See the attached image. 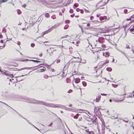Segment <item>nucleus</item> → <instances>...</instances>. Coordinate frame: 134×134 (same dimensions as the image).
<instances>
[{"label": "nucleus", "instance_id": "1", "mask_svg": "<svg viewBox=\"0 0 134 134\" xmlns=\"http://www.w3.org/2000/svg\"><path fill=\"white\" fill-rule=\"evenodd\" d=\"M24 101L30 103H34L35 104H43L47 106L50 107H53V104H49L43 101H40L36 100L34 99L29 98L27 97H25L24 99Z\"/></svg>", "mask_w": 134, "mask_h": 134}, {"label": "nucleus", "instance_id": "2", "mask_svg": "<svg viewBox=\"0 0 134 134\" xmlns=\"http://www.w3.org/2000/svg\"><path fill=\"white\" fill-rule=\"evenodd\" d=\"M100 109L99 108H98L97 109V108L96 107H95L94 108V112L95 114H96V115L97 116V114L98 113L99 115L101 114V113L99 111V110Z\"/></svg>", "mask_w": 134, "mask_h": 134}, {"label": "nucleus", "instance_id": "3", "mask_svg": "<svg viewBox=\"0 0 134 134\" xmlns=\"http://www.w3.org/2000/svg\"><path fill=\"white\" fill-rule=\"evenodd\" d=\"M0 71L2 73V74L5 75L6 76H10V77H13V75L12 74H8L7 73H5L4 71H3L2 70H1V68L0 67Z\"/></svg>", "mask_w": 134, "mask_h": 134}, {"label": "nucleus", "instance_id": "4", "mask_svg": "<svg viewBox=\"0 0 134 134\" xmlns=\"http://www.w3.org/2000/svg\"><path fill=\"white\" fill-rule=\"evenodd\" d=\"M46 68L42 66H40V68H38V70L40 72H43L46 70Z\"/></svg>", "mask_w": 134, "mask_h": 134}, {"label": "nucleus", "instance_id": "5", "mask_svg": "<svg viewBox=\"0 0 134 134\" xmlns=\"http://www.w3.org/2000/svg\"><path fill=\"white\" fill-rule=\"evenodd\" d=\"M41 65H43L44 66H46L47 68H48L49 69H50L51 67H50V66L49 65H48L47 64H44V63H43V64H40L39 65H38L36 66H35V67H38L39 66Z\"/></svg>", "mask_w": 134, "mask_h": 134}, {"label": "nucleus", "instance_id": "6", "mask_svg": "<svg viewBox=\"0 0 134 134\" xmlns=\"http://www.w3.org/2000/svg\"><path fill=\"white\" fill-rule=\"evenodd\" d=\"M58 107H59V108H60L62 109H63L65 110L66 107H65L64 105H57Z\"/></svg>", "mask_w": 134, "mask_h": 134}, {"label": "nucleus", "instance_id": "7", "mask_svg": "<svg viewBox=\"0 0 134 134\" xmlns=\"http://www.w3.org/2000/svg\"><path fill=\"white\" fill-rule=\"evenodd\" d=\"M4 104H5L6 105H7L8 106H9L7 105V104L4 103H3ZM9 107H10L14 111H15L17 113V114L19 115V116L20 117H21L22 118H23L24 119V118L23 117V116H22V115H20L18 112L16 111L15 110H14V109H13V108H12L11 107H10V106H9Z\"/></svg>", "mask_w": 134, "mask_h": 134}, {"label": "nucleus", "instance_id": "8", "mask_svg": "<svg viewBox=\"0 0 134 134\" xmlns=\"http://www.w3.org/2000/svg\"><path fill=\"white\" fill-rule=\"evenodd\" d=\"M52 31V29H49L43 32V36L45 34H47L48 33Z\"/></svg>", "mask_w": 134, "mask_h": 134}, {"label": "nucleus", "instance_id": "9", "mask_svg": "<svg viewBox=\"0 0 134 134\" xmlns=\"http://www.w3.org/2000/svg\"><path fill=\"white\" fill-rule=\"evenodd\" d=\"M65 110L69 111H74V109H73L67 108L66 107Z\"/></svg>", "mask_w": 134, "mask_h": 134}, {"label": "nucleus", "instance_id": "10", "mask_svg": "<svg viewBox=\"0 0 134 134\" xmlns=\"http://www.w3.org/2000/svg\"><path fill=\"white\" fill-rule=\"evenodd\" d=\"M80 81V79L79 78H76L75 79V82L76 83H79Z\"/></svg>", "mask_w": 134, "mask_h": 134}, {"label": "nucleus", "instance_id": "11", "mask_svg": "<svg viewBox=\"0 0 134 134\" xmlns=\"http://www.w3.org/2000/svg\"><path fill=\"white\" fill-rule=\"evenodd\" d=\"M103 39L104 38H103L102 39L101 38H99L98 39V42L100 43H102L104 42L103 40Z\"/></svg>", "mask_w": 134, "mask_h": 134}, {"label": "nucleus", "instance_id": "12", "mask_svg": "<svg viewBox=\"0 0 134 134\" xmlns=\"http://www.w3.org/2000/svg\"><path fill=\"white\" fill-rule=\"evenodd\" d=\"M101 97V96L100 95L97 97L96 98V102H98L100 99Z\"/></svg>", "mask_w": 134, "mask_h": 134}, {"label": "nucleus", "instance_id": "13", "mask_svg": "<svg viewBox=\"0 0 134 134\" xmlns=\"http://www.w3.org/2000/svg\"><path fill=\"white\" fill-rule=\"evenodd\" d=\"M31 68V67H25L24 68H21L20 69H19L18 71L21 70L25 69H26L28 70H30Z\"/></svg>", "mask_w": 134, "mask_h": 134}, {"label": "nucleus", "instance_id": "14", "mask_svg": "<svg viewBox=\"0 0 134 134\" xmlns=\"http://www.w3.org/2000/svg\"><path fill=\"white\" fill-rule=\"evenodd\" d=\"M29 61H32L34 62L35 63H40L41 62V61H38L37 60H29Z\"/></svg>", "mask_w": 134, "mask_h": 134}, {"label": "nucleus", "instance_id": "15", "mask_svg": "<svg viewBox=\"0 0 134 134\" xmlns=\"http://www.w3.org/2000/svg\"><path fill=\"white\" fill-rule=\"evenodd\" d=\"M131 11L130 10H128L127 9H125L124 10V13L125 14H126L128 12H130Z\"/></svg>", "mask_w": 134, "mask_h": 134}, {"label": "nucleus", "instance_id": "16", "mask_svg": "<svg viewBox=\"0 0 134 134\" xmlns=\"http://www.w3.org/2000/svg\"><path fill=\"white\" fill-rule=\"evenodd\" d=\"M79 115V114H77L76 115L74 116V118L75 119H77L78 118Z\"/></svg>", "mask_w": 134, "mask_h": 134}, {"label": "nucleus", "instance_id": "17", "mask_svg": "<svg viewBox=\"0 0 134 134\" xmlns=\"http://www.w3.org/2000/svg\"><path fill=\"white\" fill-rule=\"evenodd\" d=\"M106 70L107 71H111L112 70V69L110 67H108L107 68Z\"/></svg>", "mask_w": 134, "mask_h": 134}, {"label": "nucleus", "instance_id": "18", "mask_svg": "<svg viewBox=\"0 0 134 134\" xmlns=\"http://www.w3.org/2000/svg\"><path fill=\"white\" fill-rule=\"evenodd\" d=\"M57 27V26L55 24L54 26H53L52 27L50 28V29H52V30L53 29H55Z\"/></svg>", "mask_w": 134, "mask_h": 134}, {"label": "nucleus", "instance_id": "19", "mask_svg": "<svg viewBox=\"0 0 134 134\" xmlns=\"http://www.w3.org/2000/svg\"><path fill=\"white\" fill-rule=\"evenodd\" d=\"M102 127L103 128H104L105 127V122H102Z\"/></svg>", "mask_w": 134, "mask_h": 134}, {"label": "nucleus", "instance_id": "20", "mask_svg": "<svg viewBox=\"0 0 134 134\" xmlns=\"http://www.w3.org/2000/svg\"><path fill=\"white\" fill-rule=\"evenodd\" d=\"M83 86H86L87 85V83L85 81H83L82 82Z\"/></svg>", "mask_w": 134, "mask_h": 134}, {"label": "nucleus", "instance_id": "21", "mask_svg": "<svg viewBox=\"0 0 134 134\" xmlns=\"http://www.w3.org/2000/svg\"><path fill=\"white\" fill-rule=\"evenodd\" d=\"M110 55V54L109 53L106 52L105 53V57H108Z\"/></svg>", "mask_w": 134, "mask_h": 134}, {"label": "nucleus", "instance_id": "22", "mask_svg": "<svg viewBox=\"0 0 134 134\" xmlns=\"http://www.w3.org/2000/svg\"><path fill=\"white\" fill-rule=\"evenodd\" d=\"M51 18L53 19H54L56 18V17L55 15H53L51 17Z\"/></svg>", "mask_w": 134, "mask_h": 134}, {"label": "nucleus", "instance_id": "23", "mask_svg": "<svg viewBox=\"0 0 134 134\" xmlns=\"http://www.w3.org/2000/svg\"><path fill=\"white\" fill-rule=\"evenodd\" d=\"M45 16L47 18H48L49 17V15L48 13H46Z\"/></svg>", "mask_w": 134, "mask_h": 134}, {"label": "nucleus", "instance_id": "24", "mask_svg": "<svg viewBox=\"0 0 134 134\" xmlns=\"http://www.w3.org/2000/svg\"><path fill=\"white\" fill-rule=\"evenodd\" d=\"M69 26L68 25H65L64 27V29H67L68 27H69Z\"/></svg>", "mask_w": 134, "mask_h": 134}, {"label": "nucleus", "instance_id": "25", "mask_svg": "<svg viewBox=\"0 0 134 134\" xmlns=\"http://www.w3.org/2000/svg\"><path fill=\"white\" fill-rule=\"evenodd\" d=\"M74 12L73 10L72 9H71L69 10V12L70 13H72Z\"/></svg>", "mask_w": 134, "mask_h": 134}, {"label": "nucleus", "instance_id": "26", "mask_svg": "<svg viewBox=\"0 0 134 134\" xmlns=\"http://www.w3.org/2000/svg\"><path fill=\"white\" fill-rule=\"evenodd\" d=\"M78 4L77 3H75L74 4V7H78Z\"/></svg>", "mask_w": 134, "mask_h": 134}, {"label": "nucleus", "instance_id": "27", "mask_svg": "<svg viewBox=\"0 0 134 134\" xmlns=\"http://www.w3.org/2000/svg\"><path fill=\"white\" fill-rule=\"evenodd\" d=\"M112 85L114 87H117L118 86V85H115L113 84H112Z\"/></svg>", "mask_w": 134, "mask_h": 134}, {"label": "nucleus", "instance_id": "28", "mask_svg": "<svg viewBox=\"0 0 134 134\" xmlns=\"http://www.w3.org/2000/svg\"><path fill=\"white\" fill-rule=\"evenodd\" d=\"M88 134H94V132L93 131H89Z\"/></svg>", "mask_w": 134, "mask_h": 134}, {"label": "nucleus", "instance_id": "29", "mask_svg": "<svg viewBox=\"0 0 134 134\" xmlns=\"http://www.w3.org/2000/svg\"><path fill=\"white\" fill-rule=\"evenodd\" d=\"M81 60H80L79 62L80 63H83V64L85 63H86V61L85 60H83V61L82 62H81Z\"/></svg>", "mask_w": 134, "mask_h": 134}, {"label": "nucleus", "instance_id": "30", "mask_svg": "<svg viewBox=\"0 0 134 134\" xmlns=\"http://www.w3.org/2000/svg\"><path fill=\"white\" fill-rule=\"evenodd\" d=\"M70 81L69 80V78H67L66 79V82L67 83H68Z\"/></svg>", "mask_w": 134, "mask_h": 134}, {"label": "nucleus", "instance_id": "31", "mask_svg": "<svg viewBox=\"0 0 134 134\" xmlns=\"http://www.w3.org/2000/svg\"><path fill=\"white\" fill-rule=\"evenodd\" d=\"M119 51L122 54H124L125 55V56H126V54L125 53H124V52H122V51H121V50H119Z\"/></svg>", "mask_w": 134, "mask_h": 134}, {"label": "nucleus", "instance_id": "32", "mask_svg": "<svg viewBox=\"0 0 134 134\" xmlns=\"http://www.w3.org/2000/svg\"><path fill=\"white\" fill-rule=\"evenodd\" d=\"M35 46V44L34 43H31V46L33 47H34Z\"/></svg>", "mask_w": 134, "mask_h": 134}, {"label": "nucleus", "instance_id": "33", "mask_svg": "<svg viewBox=\"0 0 134 134\" xmlns=\"http://www.w3.org/2000/svg\"><path fill=\"white\" fill-rule=\"evenodd\" d=\"M7 1V0H2L1 2L2 3L6 2Z\"/></svg>", "mask_w": 134, "mask_h": 134}, {"label": "nucleus", "instance_id": "34", "mask_svg": "<svg viewBox=\"0 0 134 134\" xmlns=\"http://www.w3.org/2000/svg\"><path fill=\"white\" fill-rule=\"evenodd\" d=\"M65 22L66 23H70V21L69 20H66L65 21Z\"/></svg>", "mask_w": 134, "mask_h": 134}, {"label": "nucleus", "instance_id": "35", "mask_svg": "<svg viewBox=\"0 0 134 134\" xmlns=\"http://www.w3.org/2000/svg\"><path fill=\"white\" fill-rule=\"evenodd\" d=\"M117 118H118V116H116L115 117L114 116H112V117H111V118L113 119H117Z\"/></svg>", "mask_w": 134, "mask_h": 134}, {"label": "nucleus", "instance_id": "36", "mask_svg": "<svg viewBox=\"0 0 134 134\" xmlns=\"http://www.w3.org/2000/svg\"><path fill=\"white\" fill-rule=\"evenodd\" d=\"M17 12H18V13L19 14H21V12H20V10H19L18 9L17 10Z\"/></svg>", "mask_w": 134, "mask_h": 134}, {"label": "nucleus", "instance_id": "37", "mask_svg": "<svg viewBox=\"0 0 134 134\" xmlns=\"http://www.w3.org/2000/svg\"><path fill=\"white\" fill-rule=\"evenodd\" d=\"M62 24V23H60L56 24V25L58 27V26H59L61 24Z\"/></svg>", "mask_w": 134, "mask_h": 134}, {"label": "nucleus", "instance_id": "38", "mask_svg": "<svg viewBox=\"0 0 134 134\" xmlns=\"http://www.w3.org/2000/svg\"><path fill=\"white\" fill-rule=\"evenodd\" d=\"M126 48L127 49H129L130 48L129 45L127 44L126 45Z\"/></svg>", "mask_w": 134, "mask_h": 134}, {"label": "nucleus", "instance_id": "39", "mask_svg": "<svg viewBox=\"0 0 134 134\" xmlns=\"http://www.w3.org/2000/svg\"><path fill=\"white\" fill-rule=\"evenodd\" d=\"M134 31V28H132L130 29V32H132V31Z\"/></svg>", "mask_w": 134, "mask_h": 134}, {"label": "nucleus", "instance_id": "40", "mask_svg": "<svg viewBox=\"0 0 134 134\" xmlns=\"http://www.w3.org/2000/svg\"><path fill=\"white\" fill-rule=\"evenodd\" d=\"M80 13L81 14H83L84 13L83 10V9H80Z\"/></svg>", "mask_w": 134, "mask_h": 134}, {"label": "nucleus", "instance_id": "41", "mask_svg": "<svg viewBox=\"0 0 134 134\" xmlns=\"http://www.w3.org/2000/svg\"><path fill=\"white\" fill-rule=\"evenodd\" d=\"M80 9L79 8H77L76 9V11L77 12H79L80 11Z\"/></svg>", "mask_w": 134, "mask_h": 134}, {"label": "nucleus", "instance_id": "42", "mask_svg": "<svg viewBox=\"0 0 134 134\" xmlns=\"http://www.w3.org/2000/svg\"><path fill=\"white\" fill-rule=\"evenodd\" d=\"M72 92V90H69L68 91V93H70Z\"/></svg>", "mask_w": 134, "mask_h": 134}, {"label": "nucleus", "instance_id": "43", "mask_svg": "<svg viewBox=\"0 0 134 134\" xmlns=\"http://www.w3.org/2000/svg\"><path fill=\"white\" fill-rule=\"evenodd\" d=\"M100 120H101V121L102 122H104V120L102 118H101L100 119Z\"/></svg>", "mask_w": 134, "mask_h": 134}, {"label": "nucleus", "instance_id": "44", "mask_svg": "<svg viewBox=\"0 0 134 134\" xmlns=\"http://www.w3.org/2000/svg\"><path fill=\"white\" fill-rule=\"evenodd\" d=\"M27 74H26V75H22L21 76H18L16 77V78H18V77H21V76H25V75H27Z\"/></svg>", "mask_w": 134, "mask_h": 134}, {"label": "nucleus", "instance_id": "45", "mask_svg": "<svg viewBox=\"0 0 134 134\" xmlns=\"http://www.w3.org/2000/svg\"><path fill=\"white\" fill-rule=\"evenodd\" d=\"M102 47H106V45L105 44H103L102 45Z\"/></svg>", "mask_w": 134, "mask_h": 134}, {"label": "nucleus", "instance_id": "46", "mask_svg": "<svg viewBox=\"0 0 134 134\" xmlns=\"http://www.w3.org/2000/svg\"><path fill=\"white\" fill-rule=\"evenodd\" d=\"M101 95L102 96H106L107 95V94H105L104 93H101Z\"/></svg>", "mask_w": 134, "mask_h": 134}, {"label": "nucleus", "instance_id": "47", "mask_svg": "<svg viewBox=\"0 0 134 134\" xmlns=\"http://www.w3.org/2000/svg\"><path fill=\"white\" fill-rule=\"evenodd\" d=\"M17 44L19 45L20 46V42L19 41H18L17 43Z\"/></svg>", "mask_w": 134, "mask_h": 134}, {"label": "nucleus", "instance_id": "48", "mask_svg": "<svg viewBox=\"0 0 134 134\" xmlns=\"http://www.w3.org/2000/svg\"><path fill=\"white\" fill-rule=\"evenodd\" d=\"M26 4H24L22 5V7L24 8H25L26 7Z\"/></svg>", "mask_w": 134, "mask_h": 134}, {"label": "nucleus", "instance_id": "49", "mask_svg": "<svg viewBox=\"0 0 134 134\" xmlns=\"http://www.w3.org/2000/svg\"><path fill=\"white\" fill-rule=\"evenodd\" d=\"M93 18H94V17L93 16H91L90 17V19H91V20H92L93 19Z\"/></svg>", "mask_w": 134, "mask_h": 134}, {"label": "nucleus", "instance_id": "50", "mask_svg": "<svg viewBox=\"0 0 134 134\" xmlns=\"http://www.w3.org/2000/svg\"><path fill=\"white\" fill-rule=\"evenodd\" d=\"M33 58V59H36L37 60H39V59L38 58H36V57H33V58Z\"/></svg>", "mask_w": 134, "mask_h": 134}, {"label": "nucleus", "instance_id": "51", "mask_svg": "<svg viewBox=\"0 0 134 134\" xmlns=\"http://www.w3.org/2000/svg\"><path fill=\"white\" fill-rule=\"evenodd\" d=\"M60 62V60L59 59V60H57V63H59Z\"/></svg>", "mask_w": 134, "mask_h": 134}, {"label": "nucleus", "instance_id": "52", "mask_svg": "<svg viewBox=\"0 0 134 134\" xmlns=\"http://www.w3.org/2000/svg\"><path fill=\"white\" fill-rule=\"evenodd\" d=\"M78 110H79V111H81V112H81H81H82V111L83 110V109H79Z\"/></svg>", "mask_w": 134, "mask_h": 134}, {"label": "nucleus", "instance_id": "53", "mask_svg": "<svg viewBox=\"0 0 134 134\" xmlns=\"http://www.w3.org/2000/svg\"><path fill=\"white\" fill-rule=\"evenodd\" d=\"M105 62L106 63H109V62L108 60H106Z\"/></svg>", "mask_w": 134, "mask_h": 134}, {"label": "nucleus", "instance_id": "54", "mask_svg": "<svg viewBox=\"0 0 134 134\" xmlns=\"http://www.w3.org/2000/svg\"><path fill=\"white\" fill-rule=\"evenodd\" d=\"M51 71L53 72H55V70H54V69L51 68Z\"/></svg>", "mask_w": 134, "mask_h": 134}, {"label": "nucleus", "instance_id": "55", "mask_svg": "<svg viewBox=\"0 0 134 134\" xmlns=\"http://www.w3.org/2000/svg\"><path fill=\"white\" fill-rule=\"evenodd\" d=\"M42 55V53H40L39 55V56L40 57H41Z\"/></svg>", "mask_w": 134, "mask_h": 134}, {"label": "nucleus", "instance_id": "56", "mask_svg": "<svg viewBox=\"0 0 134 134\" xmlns=\"http://www.w3.org/2000/svg\"><path fill=\"white\" fill-rule=\"evenodd\" d=\"M102 18H103L102 17H100V18H99V19H100V20H102Z\"/></svg>", "mask_w": 134, "mask_h": 134}, {"label": "nucleus", "instance_id": "57", "mask_svg": "<svg viewBox=\"0 0 134 134\" xmlns=\"http://www.w3.org/2000/svg\"><path fill=\"white\" fill-rule=\"evenodd\" d=\"M100 15V14H97V17H98Z\"/></svg>", "mask_w": 134, "mask_h": 134}, {"label": "nucleus", "instance_id": "58", "mask_svg": "<svg viewBox=\"0 0 134 134\" xmlns=\"http://www.w3.org/2000/svg\"><path fill=\"white\" fill-rule=\"evenodd\" d=\"M97 21H98L97 20H93V21H92V22L95 23V22H96Z\"/></svg>", "mask_w": 134, "mask_h": 134}, {"label": "nucleus", "instance_id": "59", "mask_svg": "<svg viewBox=\"0 0 134 134\" xmlns=\"http://www.w3.org/2000/svg\"><path fill=\"white\" fill-rule=\"evenodd\" d=\"M106 63L105 62H104L102 65V66H104V65H105L106 64Z\"/></svg>", "mask_w": 134, "mask_h": 134}, {"label": "nucleus", "instance_id": "60", "mask_svg": "<svg viewBox=\"0 0 134 134\" xmlns=\"http://www.w3.org/2000/svg\"><path fill=\"white\" fill-rule=\"evenodd\" d=\"M85 131L87 133H88L89 132L88 129H87V130H85Z\"/></svg>", "mask_w": 134, "mask_h": 134}, {"label": "nucleus", "instance_id": "61", "mask_svg": "<svg viewBox=\"0 0 134 134\" xmlns=\"http://www.w3.org/2000/svg\"><path fill=\"white\" fill-rule=\"evenodd\" d=\"M68 36V35H65V36L63 37H62V38H66L67 37V36Z\"/></svg>", "mask_w": 134, "mask_h": 134}, {"label": "nucleus", "instance_id": "62", "mask_svg": "<svg viewBox=\"0 0 134 134\" xmlns=\"http://www.w3.org/2000/svg\"><path fill=\"white\" fill-rule=\"evenodd\" d=\"M53 124V123L52 122L49 125H48V126H52V124Z\"/></svg>", "mask_w": 134, "mask_h": 134}, {"label": "nucleus", "instance_id": "63", "mask_svg": "<svg viewBox=\"0 0 134 134\" xmlns=\"http://www.w3.org/2000/svg\"><path fill=\"white\" fill-rule=\"evenodd\" d=\"M134 18V15H133L132 16H131L130 17V18Z\"/></svg>", "mask_w": 134, "mask_h": 134}, {"label": "nucleus", "instance_id": "64", "mask_svg": "<svg viewBox=\"0 0 134 134\" xmlns=\"http://www.w3.org/2000/svg\"><path fill=\"white\" fill-rule=\"evenodd\" d=\"M3 40H2L0 41V42L1 43H3Z\"/></svg>", "mask_w": 134, "mask_h": 134}]
</instances>
